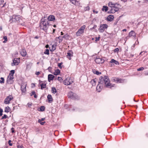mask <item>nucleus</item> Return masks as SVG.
Segmentation results:
<instances>
[{
    "instance_id": "1",
    "label": "nucleus",
    "mask_w": 148,
    "mask_h": 148,
    "mask_svg": "<svg viewBox=\"0 0 148 148\" xmlns=\"http://www.w3.org/2000/svg\"><path fill=\"white\" fill-rule=\"evenodd\" d=\"M114 84L110 83V81L108 77L105 76L104 77L100 76L99 79L98 84L97 85L96 89L99 92L102 89L103 86L107 88H111L114 86Z\"/></svg>"
},
{
    "instance_id": "2",
    "label": "nucleus",
    "mask_w": 148,
    "mask_h": 148,
    "mask_svg": "<svg viewBox=\"0 0 148 148\" xmlns=\"http://www.w3.org/2000/svg\"><path fill=\"white\" fill-rule=\"evenodd\" d=\"M45 17L43 18L42 19V22L40 24V28L44 31L47 30L49 25L48 21L47 19H45Z\"/></svg>"
},
{
    "instance_id": "3",
    "label": "nucleus",
    "mask_w": 148,
    "mask_h": 148,
    "mask_svg": "<svg viewBox=\"0 0 148 148\" xmlns=\"http://www.w3.org/2000/svg\"><path fill=\"white\" fill-rule=\"evenodd\" d=\"M121 7L120 5L117 3H116L115 6L112 9H111L108 11L109 13H114L118 11L120 8V7Z\"/></svg>"
},
{
    "instance_id": "4",
    "label": "nucleus",
    "mask_w": 148,
    "mask_h": 148,
    "mask_svg": "<svg viewBox=\"0 0 148 148\" xmlns=\"http://www.w3.org/2000/svg\"><path fill=\"white\" fill-rule=\"evenodd\" d=\"M21 20V16L19 15H14L10 19V22H17L18 23L20 22V20Z\"/></svg>"
},
{
    "instance_id": "5",
    "label": "nucleus",
    "mask_w": 148,
    "mask_h": 148,
    "mask_svg": "<svg viewBox=\"0 0 148 148\" xmlns=\"http://www.w3.org/2000/svg\"><path fill=\"white\" fill-rule=\"evenodd\" d=\"M86 27V26L84 25L82 26L78 30L76 33V35L77 36H81L84 33Z\"/></svg>"
},
{
    "instance_id": "6",
    "label": "nucleus",
    "mask_w": 148,
    "mask_h": 148,
    "mask_svg": "<svg viewBox=\"0 0 148 148\" xmlns=\"http://www.w3.org/2000/svg\"><path fill=\"white\" fill-rule=\"evenodd\" d=\"M68 96L69 97L74 99H79V97L78 95L71 91H70L69 92Z\"/></svg>"
},
{
    "instance_id": "7",
    "label": "nucleus",
    "mask_w": 148,
    "mask_h": 148,
    "mask_svg": "<svg viewBox=\"0 0 148 148\" xmlns=\"http://www.w3.org/2000/svg\"><path fill=\"white\" fill-rule=\"evenodd\" d=\"M108 25L106 24H103L100 25L99 30L100 32H103L105 29L107 28Z\"/></svg>"
},
{
    "instance_id": "8",
    "label": "nucleus",
    "mask_w": 148,
    "mask_h": 148,
    "mask_svg": "<svg viewBox=\"0 0 148 148\" xmlns=\"http://www.w3.org/2000/svg\"><path fill=\"white\" fill-rule=\"evenodd\" d=\"M73 82L72 80L69 77H68L64 81V84L66 85L71 84Z\"/></svg>"
},
{
    "instance_id": "9",
    "label": "nucleus",
    "mask_w": 148,
    "mask_h": 148,
    "mask_svg": "<svg viewBox=\"0 0 148 148\" xmlns=\"http://www.w3.org/2000/svg\"><path fill=\"white\" fill-rule=\"evenodd\" d=\"M13 99V97L12 96H8L5 99L4 103L5 104H8L10 103V101Z\"/></svg>"
},
{
    "instance_id": "10",
    "label": "nucleus",
    "mask_w": 148,
    "mask_h": 148,
    "mask_svg": "<svg viewBox=\"0 0 148 148\" xmlns=\"http://www.w3.org/2000/svg\"><path fill=\"white\" fill-rule=\"evenodd\" d=\"M14 78L11 75H9L8 76L7 82L8 84H11L13 83V79Z\"/></svg>"
},
{
    "instance_id": "11",
    "label": "nucleus",
    "mask_w": 148,
    "mask_h": 148,
    "mask_svg": "<svg viewBox=\"0 0 148 148\" xmlns=\"http://www.w3.org/2000/svg\"><path fill=\"white\" fill-rule=\"evenodd\" d=\"M20 62L19 60L16 58H14L13 60V62L11 64V65L14 66L15 65H18Z\"/></svg>"
},
{
    "instance_id": "12",
    "label": "nucleus",
    "mask_w": 148,
    "mask_h": 148,
    "mask_svg": "<svg viewBox=\"0 0 148 148\" xmlns=\"http://www.w3.org/2000/svg\"><path fill=\"white\" fill-rule=\"evenodd\" d=\"M95 62L97 64L103 63L104 62V60L99 57H96L95 59Z\"/></svg>"
},
{
    "instance_id": "13",
    "label": "nucleus",
    "mask_w": 148,
    "mask_h": 148,
    "mask_svg": "<svg viewBox=\"0 0 148 148\" xmlns=\"http://www.w3.org/2000/svg\"><path fill=\"white\" fill-rule=\"evenodd\" d=\"M73 56V53L71 51H69L67 53L66 55L67 57L68 58L69 60L71 59V57Z\"/></svg>"
},
{
    "instance_id": "14",
    "label": "nucleus",
    "mask_w": 148,
    "mask_h": 148,
    "mask_svg": "<svg viewBox=\"0 0 148 148\" xmlns=\"http://www.w3.org/2000/svg\"><path fill=\"white\" fill-rule=\"evenodd\" d=\"M21 90L22 92H25L26 91V84H23L21 86Z\"/></svg>"
},
{
    "instance_id": "15",
    "label": "nucleus",
    "mask_w": 148,
    "mask_h": 148,
    "mask_svg": "<svg viewBox=\"0 0 148 148\" xmlns=\"http://www.w3.org/2000/svg\"><path fill=\"white\" fill-rule=\"evenodd\" d=\"M55 17L53 15H50L47 18L48 21H53L55 20Z\"/></svg>"
},
{
    "instance_id": "16",
    "label": "nucleus",
    "mask_w": 148,
    "mask_h": 148,
    "mask_svg": "<svg viewBox=\"0 0 148 148\" xmlns=\"http://www.w3.org/2000/svg\"><path fill=\"white\" fill-rule=\"evenodd\" d=\"M32 64L30 62L28 63L26 65V70H29L31 68Z\"/></svg>"
},
{
    "instance_id": "17",
    "label": "nucleus",
    "mask_w": 148,
    "mask_h": 148,
    "mask_svg": "<svg viewBox=\"0 0 148 148\" xmlns=\"http://www.w3.org/2000/svg\"><path fill=\"white\" fill-rule=\"evenodd\" d=\"M47 99L48 100V102L49 103H51L53 101V99L52 96L50 95H48L47 97Z\"/></svg>"
},
{
    "instance_id": "18",
    "label": "nucleus",
    "mask_w": 148,
    "mask_h": 148,
    "mask_svg": "<svg viewBox=\"0 0 148 148\" xmlns=\"http://www.w3.org/2000/svg\"><path fill=\"white\" fill-rule=\"evenodd\" d=\"M114 18V16L113 15H110L107 17V19L108 21H112Z\"/></svg>"
},
{
    "instance_id": "19",
    "label": "nucleus",
    "mask_w": 148,
    "mask_h": 148,
    "mask_svg": "<svg viewBox=\"0 0 148 148\" xmlns=\"http://www.w3.org/2000/svg\"><path fill=\"white\" fill-rule=\"evenodd\" d=\"M116 3H114L111 2H109L108 3V6L111 8V9H112L115 6Z\"/></svg>"
},
{
    "instance_id": "20",
    "label": "nucleus",
    "mask_w": 148,
    "mask_h": 148,
    "mask_svg": "<svg viewBox=\"0 0 148 148\" xmlns=\"http://www.w3.org/2000/svg\"><path fill=\"white\" fill-rule=\"evenodd\" d=\"M54 77V76L53 75L51 74L49 75H48V81L50 82L51 80H53Z\"/></svg>"
},
{
    "instance_id": "21",
    "label": "nucleus",
    "mask_w": 148,
    "mask_h": 148,
    "mask_svg": "<svg viewBox=\"0 0 148 148\" xmlns=\"http://www.w3.org/2000/svg\"><path fill=\"white\" fill-rule=\"evenodd\" d=\"M21 54L23 56H25L27 54L25 50V49H22L21 52Z\"/></svg>"
},
{
    "instance_id": "22",
    "label": "nucleus",
    "mask_w": 148,
    "mask_h": 148,
    "mask_svg": "<svg viewBox=\"0 0 148 148\" xmlns=\"http://www.w3.org/2000/svg\"><path fill=\"white\" fill-rule=\"evenodd\" d=\"M110 62V63H114L116 65L119 64V62L118 61L113 59H112Z\"/></svg>"
},
{
    "instance_id": "23",
    "label": "nucleus",
    "mask_w": 148,
    "mask_h": 148,
    "mask_svg": "<svg viewBox=\"0 0 148 148\" xmlns=\"http://www.w3.org/2000/svg\"><path fill=\"white\" fill-rule=\"evenodd\" d=\"M97 80V79H94L92 80L91 81V84L92 86H95L96 85V83Z\"/></svg>"
},
{
    "instance_id": "24",
    "label": "nucleus",
    "mask_w": 148,
    "mask_h": 148,
    "mask_svg": "<svg viewBox=\"0 0 148 148\" xmlns=\"http://www.w3.org/2000/svg\"><path fill=\"white\" fill-rule=\"evenodd\" d=\"M40 86H41V89H43L44 88H46V84L44 83H41L40 84Z\"/></svg>"
},
{
    "instance_id": "25",
    "label": "nucleus",
    "mask_w": 148,
    "mask_h": 148,
    "mask_svg": "<svg viewBox=\"0 0 148 148\" xmlns=\"http://www.w3.org/2000/svg\"><path fill=\"white\" fill-rule=\"evenodd\" d=\"M108 7L106 6H103V8L102 9V10L103 11H105V12H106L108 10Z\"/></svg>"
},
{
    "instance_id": "26",
    "label": "nucleus",
    "mask_w": 148,
    "mask_h": 148,
    "mask_svg": "<svg viewBox=\"0 0 148 148\" xmlns=\"http://www.w3.org/2000/svg\"><path fill=\"white\" fill-rule=\"evenodd\" d=\"M52 92L53 94H55L57 92L56 88L54 87H52L51 88Z\"/></svg>"
},
{
    "instance_id": "27",
    "label": "nucleus",
    "mask_w": 148,
    "mask_h": 148,
    "mask_svg": "<svg viewBox=\"0 0 148 148\" xmlns=\"http://www.w3.org/2000/svg\"><path fill=\"white\" fill-rule=\"evenodd\" d=\"M10 110V108L8 106L6 107L5 108V111L6 112H8Z\"/></svg>"
},
{
    "instance_id": "28",
    "label": "nucleus",
    "mask_w": 148,
    "mask_h": 148,
    "mask_svg": "<svg viewBox=\"0 0 148 148\" xmlns=\"http://www.w3.org/2000/svg\"><path fill=\"white\" fill-rule=\"evenodd\" d=\"M135 35V33L133 31H132L129 33V36L130 37L132 36H134Z\"/></svg>"
},
{
    "instance_id": "29",
    "label": "nucleus",
    "mask_w": 148,
    "mask_h": 148,
    "mask_svg": "<svg viewBox=\"0 0 148 148\" xmlns=\"http://www.w3.org/2000/svg\"><path fill=\"white\" fill-rule=\"evenodd\" d=\"M33 95H34V97L35 98H36L37 97V96L36 94V92L34 91H32V94L31 95V96H32Z\"/></svg>"
},
{
    "instance_id": "30",
    "label": "nucleus",
    "mask_w": 148,
    "mask_h": 148,
    "mask_svg": "<svg viewBox=\"0 0 148 148\" xmlns=\"http://www.w3.org/2000/svg\"><path fill=\"white\" fill-rule=\"evenodd\" d=\"M93 73L97 75H99L100 74H101V73L100 72H99L98 71H96L95 70L93 71Z\"/></svg>"
},
{
    "instance_id": "31",
    "label": "nucleus",
    "mask_w": 148,
    "mask_h": 148,
    "mask_svg": "<svg viewBox=\"0 0 148 148\" xmlns=\"http://www.w3.org/2000/svg\"><path fill=\"white\" fill-rule=\"evenodd\" d=\"M60 73V71L59 69L55 71L54 73V75H58Z\"/></svg>"
},
{
    "instance_id": "32",
    "label": "nucleus",
    "mask_w": 148,
    "mask_h": 148,
    "mask_svg": "<svg viewBox=\"0 0 148 148\" xmlns=\"http://www.w3.org/2000/svg\"><path fill=\"white\" fill-rule=\"evenodd\" d=\"M15 73V71L14 70H12L10 71V73L9 74V75H11V76H12L13 77V75Z\"/></svg>"
},
{
    "instance_id": "33",
    "label": "nucleus",
    "mask_w": 148,
    "mask_h": 148,
    "mask_svg": "<svg viewBox=\"0 0 148 148\" xmlns=\"http://www.w3.org/2000/svg\"><path fill=\"white\" fill-rule=\"evenodd\" d=\"M3 39H4V40L3 42L4 43H5L7 41V36H4L3 37Z\"/></svg>"
},
{
    "instance_id": "34",
    "label": "nucleus",
    "mask_w": 148,
    "mask_h": 148,
    "mask_svg": "<svg viewBox=\"0 0 148 148\" xmlns=\"http://www.w3.org/2000/svg\"><path fill=\"white\" fill-rule=\"evenodd\" d=\"M45 107L43 106H41L40 108V110L41 111H43L45 110Z\"/></svg>"
},
{
    "instance_id": "35",
    "label": "nucleus",
    "mask_w": 148,
    "mask_h": 148,
    "mask_svg": "<svg viewBox=\"0 0 148 148\" xmlns=\"http://www.w3.org/2000/svg\"><path fill=\"white\" fill-rule=\"evenodd\" d=\"M1 80H0V83H4V79L3 78L1 77L0 78Z\"/></svg>"
},
{
    "instance_id": "36",
    "label": "nucleus",
    "mask_w": 148,
    "mask_h": 148,
    "mask_svg": "<svg viewBox=\"0 0 148 148\" xmlns=\"http://www.w3.org/2000/svg\"><path fill=\"white\" fill-rule=\"evenodd\" d=\"M44 53L46 54H49V51L48 49H46L45 51L44 52Z\"/></svg>"
},
{
    "instance_id": "37",
    "label": "nucleus",
    "mask_w": 148,
    "mask_h": 148,
    "mask_svg": "<svg viewBox=\"0 0 148 148\" xmlns=\"http://www.w3.org/2000/svg\"><path fill=\"white\" fill-rule=\"evenodd\" d=\"M70 1L72 4H73L75 5L76 3V0H70Z\"/></svg>"
},
{
    "instance_id": "38",
    "label": "nucleus",
    "mask_w": 148,
    "mask_h": 148,
    "mask_svg": "<svg viewBox=\"0 0 148 148\" xmlns=\"http://www.w3.org/2000/svg\"><path fill=\"white\" fill-rule=\"evenodd\" d=\"M116 82H121V79H120L118 78H116Z\"/></svg>"
},
{
    "instance_id": "39",
    "label": "nucleus",
    "mask_w": 148,
    "mask_h": 148,
    "mask_svg": "<svg viewBox=\"0 0 148 148\" xmlns=\"http://www.w3.org/2000/svg\"><path fill=\"white\" fill-rule=\"evenodd\" d=\"M84 10L85 11L89 10H90V7L88 6H87L85 8Z\"/></svg>"
},
{
    "instance_id": "40",
    "label": "nucleus",
    "mask_w": 148,
    "mask_h": 148,
    "mask_svg": "<svg viewBox=\"0 0 148 148\" xmlns=\"http://www.w3.org/2000/svg\"><path fill=\"white\" fill-rule=\"evenodd\" d=\"M144 69V68L143 67H141L137 69V70L138 71L143 70Z\"/></svg>"
},
{
    "instance_id": "41",
    "label": "nucleus",
    "mask_w": 148,
    "mask_h": 148,
    "mask_svg": "<svg viewBox=\"0 0 148 148\" xmlns=\"http://www.w3.org/2000/svg\"><path fill=\"white\" fill-rule=\"evenodd\" d=\"M7 117V116L6 115V114H4L3 115V116L1 119H6Z\"/></svg>"
},
{
    "instance_id": "42",
    "label": "nucleus",
    "mask_w": 148,
    "mask_h": 148,
    "mask_svg": "<svg viewBox=\"0 0 148 148\" xmlns=\"http://www.w3.org/2000/svg\"><path fill=\"white\" fill-rule=\"evenodd\" d=\"M62 63L61 62L60 63H58V66L61 69L62 68V66L61 65L62 64Z\"/></svg>"
},
{
    "instance_id": "43",
    "label": "nucleus",
    "mask_w": 148,
    "mask_h": 148,
    "mask_svg": "<svg viewBox=\"0 0 148 148\" xmlns=\"http://www.w3.org/2000/svg\"><path fill=\"white\" fill-rule=\"evenodd\" d=\"M57 38L59 39L60 40H63V36H59L58 38Z\"/></svg>"
},
{
    "instance_id": "44",
    "label": "nucleus",
    "mask_w": 148,
    "mask_h": 148,
    "mask_svg": "<svg viewBox=\"0 0 148 148\" xmlns=\"http://www.w3.org/2000/svg\"><path fill=\"white\" fill-rule=\"evenodd\" d=\"M97 27V25H94V26L92 28H90V29L92 30L93 29H95Z\"/></svg>"
},
{
    "instance_id": "45",
    "label": "nucleus",
    "mask_w": 148,
    "mask_h": 148,
    "mask_svg": "<svg viewBox=\"0 0 148 148\" xmlns=\"http://www.w3.org/2000/svg\"><path fill=\"white\" fill-rule=\"evenodd\" d=\"M100 38V36H99L97 37L96 38L95 41L97 42L99 41V39Z\"/></svg>"
},
{
    "instance_id": "46",
    "label": "nucleus",
    "mask_w": 148,
    "mask_h": 148,
    "mask_svg": "<svg viewBox=\"0 0 148 148\" xmlns=\"http://www.w3.org/2000/svg\"><path fill=\"white\" fill-rule=\"evenodd\" d=\"M11 141L10 140H9L8 141V143H9V145L10 146H12V144L11 143Z\"/></svg>"
},
{
    "instance_id": "47",
    "label": "nucleus",
    "mask_w": 148,
    "mask_h": 148,
    "mask_svg": "<svg viewBox=\"0 0 148 148\" xmlns=\"http://www.w3.org/2000/svg\"><path fill=\"white\" fill-rule=\"evenodd\" d=\"M68 36H69L67 34H66L65 35L63 36V38L66 39L67 38H68Z\"/></svg>"
},
{
    "instance_id": "48",
    "label": "nucleus",
    "mask_w": 148,
    "mask_h": 148,
    "mask_svg": "<svg viewBox=\"0 0 148 148\" xmlns=\"http://www.w3.org/2000/svg\"><path fill=\"white\" fill-rule=\"evenodd\" d=\"M3 110L2 109H0V116H1L2 115Z\"/></svg>"
},
{
    "instance_id": "49",
    "label": "nucleus",
    "mask_w": 148,
    "mask_h": 148,
    "mask_svg": "<svg viewBox=\"0 0 148 148\" xmlns=\"http://www.w3.org/2000/svg\"><path fill=\"white\" fill-rule=\"evenodd\" d=\"M58 81H61L62 80V78L59 77H58Z\"/></svg>"
},
{
    "instance_id": "50",
    "label": "nucleus",
    "mask_w": 148,
    "mask_h": 148,
    "mask_svg": "<svg viewBox=\"0 0 148 148\" xmlns=\"http://www.w3.org/2000/svg\"><path fill=\"white\" fill-rule=\"evenodd\" d=\"M119 51V49L118 48H116L114 50V52H118Z\"/></svg>"
},
{
    "instance_id": "51",
    "label": "nucleus",
    "mask_w": 148,
    "mask_h": 148,
    "mask_svg": "<svg viewBox=\"0 0 148 148\" xmlns=\"http://www.w3.org/2000/svg\"><path fill=\"white\" fill-rule=\"evenodd\" d=\"M52 50L54 51L56 49V47H55L54 45H52Z\"/></svg>"
},
{
    "instance_id": "52",
    "label": "nucleus",
    "mask_w": 148,
    "mask_h": 148,
    "mask_svg": "<svg viewBox=\"0 0 148 148\" xmlns=\"http://www.w3.org/2000/svg\"><path fill=\"white\" fill-rule=\"evenodd\" d=\"M32 103H27V105L28 107H30L32 105Z\"/></svg>"
},
{
    "instance_id": "53",
    "label": "nucleus",
    "mask_w": 148,
    "mask_h": 148,
    "mask_svg": "<svg viewBox=\"0 0 148 148\" xmlns=\"http://www.w3.org/2000/svg\"><path fill=\"white\" fill-rule=\"evenodd\" d=\"M11 130H12V133H14V128L13 127H12L11 129Z\"/></svg>"
},
{
    "instance_id": "54",
    "label": "nucleus",
    "mask_w": 148,
    "mask_h": 148,
    "mask_svg": "<svg viewBox=\"0 0 148 148\" xmlns=\"http://www.w3.org/2000/svg\"><path fill=\"white\" fill-rule=\"evenodd\" d=\"M40 74V72H36L35 73V74L37 75H38Z\"/></svg>"
},
{
    "instance_id": "55",
    "label": "nucleus",
    "mask_w": 148,
    "mask_h": 148,
    "mask_svg": "<svg viewBox=\"0 0 148 148\" xmlns=\"http://www.w3.org/2000/svg\"><path fill=\"white\" fill-rule=\"evenodd\" d=\"M93 12L95 13L96 14H97L98 13V11H95V10H93Z\"/></svg>"
},
{
    "instance_id": "56",
    "label": "nucleus",
    "mask_w": 148,
    "mask_h": 148,
    "mask_svg": "<svg viewBox=\"0 0 148 148\" xmlns=\"http://www.w3.org/2000/svg\"><path fill=\"white\" fill-rule=\"evenodd\" d=\"M116 78H113L112 80L113 81L116 82Z\"/></svg>"
},
{
    "instance_id": "57",
    "label": "nucleus",
    "mask_w": 148,
    "mask_h": 148,
    "mask_svg": "<svg viewBox=\"0 0 148 148\" xmlns=\"http://www.w3.org/2000/svg\"><path fill=\"white\" fill-rule=\"evenodd\" d=\"M38 122L39 123H40V124H41V123L42 122V121L40 119H39L38 121Z\"/></svg>"
},
{
    "instance_id": "58",
    "label": "nucleus",
    "mask_w": 148,
    "mask_h": 148,
    "mask_svg": "<svg viewBox=\"0 0 148 148\" xmlns=\"http://www.w3.org/2000/svg\"><path fill=\"white\" fill-rule=\"evenodd\" d=\"M17 147L18 148H23L20 145L17 146Z\"/></svg>"
},
{
    "instance_id": "59",
    "label": "nucleus",
    "mask_w": 148,
    "mask_h": 148,
    "mask_svg": "<svg viewBox=\"0 0 148 148\" xmlns=\"http://www.w3.org/2000/svg\"><path fill=\"white\" fill-rule=\"evenodd\" d=\"M45 123V122H42L40 124H41L42 125H43L44 124V123Z\"/></svg>"
},
{
    "instance_id": "60",
    "label": "nucleus",
    "mask_w": 148,
    "mask_h": 148,
    "mask_svg": "<svg viewBox=\"0 0 148 148\" xmlns=\"http://www.w3.org/2000/svg\"><path fill=\"white\" fill-rule=\"evenodd\" d=\"M38 36H36L35 37V38L36 39H38Z\"/></svg>"
},
{
    "instance_id": "61",
    "label": "nucleus",
    "mask_w": 148,
    "mask_h": 148,
    "mask_svg": "<svg viewBox=\"0 0 148 148\" xmlns=\"http://www.w3.org/2000/svg\"><path fill=\"white\" fill-rule=\"evenodd\" d=\"M45 119V118H42L41 119V120L42 121H44V120Z\"/></svg>"
},
{
    "instance_id": "62",
    "label": "nucleus",
    "mask_w": 148,
    "mask_h": 148,
    "mask_svg": "<svg viewBox=\"0 0 148 148\" xmlns=\"http://www.w3.org/2000/svg\"><path fill=\"white\" fill-rule=\"evenodd\" d=\"M126 30H126V29H123V30L122 31H123V32H125V31H126Z\"/></svg>"
},
{
    "instance_id": "63",
    "label": "nucleus",
    "mask_w": 148,
    "mask_h": 148,
    "mask_svg": "<svg viewBox=\"0 0 148 148\" xmlns=\"http://www.w3.org/2000/svg\"><path fill=\"white\" fill-rule=\"evenodd\" d=\"M61 35H63L64 34H63V33L62 32H61Z\"/></svg>"
},
{
    "instance_id": "64",
    "label": "nucleus",
    "mask_w": 148,
    "mask_h": 148,
    "mask_svg": "<svg viewBox=\"0 0 148 148\" xmlns=\"http://www.w3.org/2000/svg\"><path fill=\"white\" fill-rule=\"evenodd\" d=\"M49 47V45H47L46 46V47L47 48Z\"/></svg>"
}]
</instances>
